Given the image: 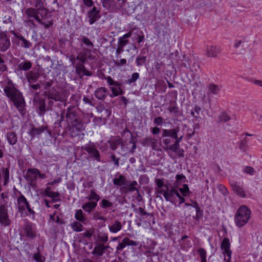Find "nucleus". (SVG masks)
Instances as JSON below:
<instances>
[{
  "instance_id": "61",
  "label": "nucleus",
  "mask_w": 262,
  "mask_h": 262,
  "mask_svg": "<svg viewBox=\"0 0 262 262\" xmlns=\"http://www.w3.org/2000/svg\"><path fill=\"white\" fill-rule=\"evenodd\" d=\"M202 216V214L199 208L196 209V215L194 216V218L198 221H199L201 217Z\"/></svg>"
},
{
  "instance_id": "45",
  "label": "nucleus",
  "mask_w": 262,
  "mask_h": 262,
  "mask_svg": "<svg viewBox=\"0 0 262 262\" xmlns=\"http://www.w3.org/2000/svg\"><path fill=\"white\" fill-rule=\"evenodd\" d=\"M29 3L31 5L34 6L36 8L42 7L43 1L42 0H29Z\"/></svg>"
},
{
  "instance_id": "18",
  "label": "nucleus",
  "mask_w": 262,
  "mask_h": 262,
  "mask_svg": "<svg viewBox=\"0 0 262 262\" xmlns=\"http://www.w3.org/2000/svg\"><path fill=\"white\" fill-rule=\"evenodd\" d=\"M26 77L29 83H33L37 81L39 74L37 72L30 71L27 73Z\"/></svg>"
},
{
  "instance_id": "46",
  "label": "nucleus",
  "mask_w": 262,
  "mask_h": 262,
  "mask_svg": "<svg viewBox=\"0 0 262 262\" xmlns=\"http://www.w3.org/2000/svg\"><path fill=\"white\" fill-rule=\"evenodd\" d=\"M111 90L114 96H117L123 94V91L120 87H112Z\"/></svg>"
},
{
  "instance_id": "29",
  "label": "nucleus",
  "mask_w": 262,
  "mask_h": 262,
  "mask_svg": "<svg viewBox=\"0 0 262 262\" xmlns=\"http://www.w3.org/2000/svg\"><path fill=\"white\" fill-rule=\"evenodd\" d=\"M113 184L118 186H121L127 184V181L125 176L120 174L118 178H116L113 180Z\"/></svg>"
},
{
  "instance_id": "28",
  "label": "nucleus",
  "mask_w": 262,
  "mask_h": 262,
  "mask_svg": "<svg viewBox=\"0 0 262 262\" xmlns=\"http://www.w3.org/2000/svg\"><path fill=\"white\" fill-rule=\"evenodd\" d=\"M6 138L9 143L13 145L15 144L17 141L16 134L13 132H9L6 134Z\"/></svg>"
},
{
  "instance_id": "1",
  "label": "nucleus",
  "mask_w": 262,
  "mask_h": 262,
  "mask_svg": "<svg viewBox=\"0 0 262 262\" xmlns=\"http://www.w3.org/2000/svg\"><path fill=\"white\" fill-rule=\"evenodd\" d=\"M8 85L4 89L6 96L13 102L18 111L23 114L25 101L20 92L15 88L12 81L8 82Z\"/></svg>"
},
{
  "instance_id": "6",
  "label": "nucleus",
  "mask_w": 262,
  "mask_h": 262,
  "mask_svg": "<svg viewBox=\"0 0 262 262\" xmlns=\"http://www.w3.org/2000/svg\"><path fill=\"white\" fill-rule=\"evenodd\" d=\"M11 46L10 38L5 32H0V52H6Z\"/></svg>"
},
{
  "instance_id": "41",
  "label": "nucleus",
  "mask_w": 262,
  "mask_h": 262,
  "mask_svg": "<svg viewBox=\"0 0 262 262\" xmlns=\"http://www.w3.org/2000/svg\"><path fill=\"white\" fill-rule=\"evenodd\" d=\"M81 41L85 45L88 47V48H90V50L91 49H92L93 47H94V45H93V42L90 40L89 38H88V37L84 36H83L82 37H81Z\"/></svg>"
},
{
  "instance_id": "20",
  "label": "nucleus",
  "mask_w": 262,
  "mask_h": 262,
  "mask_svg": "<svg viewBox=\"0 0 262 262\" xmlns=\"http://www.w3.org/2000/svg\"><path fill=\"white\" fill-rule=\"evenodd\" d=\"M83 63H79L77 64L75 68L76 73L78 75H86V76H91V73L87 71L84 65L83 64Z\"/></svg>"
},
{
  "instance_id": "21",
  "label": "nucleus",
  "mask_w": 262,
  "mask_h": 262,
  "mask_svg": "<svg viewBox=\"0 0 262 262\" xmlns=\"http://www.w3.org/2000/svg\"><path fill=\"white\" fill-rule=\"evenodd\" d=\"M247 40L245 37L241 36L235 40L233 46L235 49H244L247 44Z\"/></svg>"
},
{
  "instance_id": "56",
  "label": "nucleus",
  "mask_w": 262,
  "mask_h": 262,
  "mask_svg": "<svg viewBox=\"0 0 262 262\" xmlns=\"http://www.w3.org/2000/svg\"><path fill=\"white\" fill-rule=\"evenodd\" d=\"M244 172L251 175L253 174L255 172L254 169L252 167L246 166L244 168Z\"/></svg>"
},
{
  "instance_id": "9",
  "label": "nucleus",
  "mask_w": 262,
  "mask_h": 262,
  "mask_svg": "<svg viewBox=\"0 0 262 262\" xmlns=\"http://www.w3.org/2000/svg\"><path fill=\"white\" fill-rule=\"evenodd\" d=\"M82 148L90 154L91 157L94 158L97 161H100L99 152L95 145L86 144Z\"/></svg>"
},
{
  "instance_id": "55",
  "label": "nucleus",
  "mask_w": 262,
  "mask_h": 262,
  "mask_svg": "<svg viewBox=\"0 0 262 262\" xmlns=\"http://www.w3.org/2000/svg\"><path fill=\"white\" fill-rule=\"evenodd\" d=\"M34 258L36 262H45V258H43L39 252L34 255Z\"/></svg>"
},
{
  "instance_id": "11",
  "label": "nucleus",
  "mask_w": 262,
  "mask_h": 262,
  "mask_svg": "<svg viewBox=\"0 0 262 262\" xmlns=\"http://www.w3.org/2000/svg\"><path fill=\"white\" fill-rule=\"evenodd\" d=\"M230 185L233 192L241 198L246 197V193L242 187L240 186L237 182L232 181Z\"/></svg>"
},
{
  "instance_id": "8",
  "label": "nucleus",
  "mask_w": 262,
  "mask_h": 262,
  "mask_svg": "<svg viewBox=\"0 0 262 262\" xmlns=\"http://www.w3.org/2000/svg\"><path fill=\"white\" fill-rule=\"evenodd\" d=\"M39 170L37 169H29L27 172L26 179L29 182V184L33 187L35 186Z\"/></svg>"
},
{
  "instance_id": "15",
  "label": "nucleus",
  "mask_w": 262,
  "mask_h": 262,
  "mask_svg": "<svg viewBox=\"0 0 262 262\" xmlns=\"http://www.w3.org/2000/svg\"><path fill=\"white\" fill-rule=\"evenodd\" d=\"M48 99L54 100L56 101H61L62 97L59 92L55 90H51L45 93Z\"/></svg>"
},
{
  "instance_id": "24",
  "label": "nucleus",
  "mask_w": 262,
  "mask_h": 262,
  "mask_svg": "<svg viewBox=\"0 0 262 262\" xmlns=\"http://www.w3.org/2000/svg\"><path fill=\"white\" fill-rule=\"evenodd\" d=\"M107 90L105 88H98L95 92V97L99 100H103L106 96Z\"/></svg>"
},
{
  "instance_id": "37",
  "label": "nucleus",
  "mask_w": 262,
  "mask_h": 262,
  "mask_svg": "<svg viewBox=\"0 0 262 262\" xmlns=\"http://www.w3.org/2000/svg\"><path fill=\"white\" fill-rule=\"evenodd\" d=\"M208 94L217 95L220 92V88L217 85L213 83H210L208 85Z\"/></svg>"
},
{
  "instance_id": "22",
  "label": "nucleus",
  "mask_w": 262,
  "mask_h": 262,
  "mask_svg": "<svg viewBox=\"0 0 262 262\" xmlns=\"http://www.w3.org/2000/svg\"><path fill=\"white\" fill-rule=\"evenodd\" d=\"M122 228V225L120 221L116 220L111 225L108 226V229L112 233H117L120 231Z\"/></svg>"
},
{
  "instance_id": "60",
  "label": "nucleus",
  "mask_w": 262,
  "mask_h": 262,
  "mask_svg": "<svg viewBox=\"0 0 262 262\" xmlns=\"http://www.w3.org/2000/svg\"><path fill=\"white\" fill-rule=\"evenodd\" d=\"M176 178L177 180V182L178 183L179 182H184L186 177L184 175H183L182 174H177L176 176Z\"/></svg>"
},
{
  "instance_id": "52",
  "label": "nucleus",
  "mask_w": 262,
  "mask_h": 262,
  "mask_svg": "<svg viewBox=\"0 0 262 262\" xmlns=\"http://www.w3.org/2000/svg\"><path fill=\"white\" fill-rule=\"evenodd\" d=\"M139 77V74L138 73H134L132 77L128 79V83H132L135 82Z\"/></svg>"
},
{
  "instance_id": "57",
  "label": "nucleus",
  "mask_w": 262,
  "mask_h": 262,
  "mask_svg": "<svg viewBox=\"0 0 262 262\" xmlns=\"http://www.w3.org/2000/svg\"><path fill=\"white\" fill-rule=\"evenodd\" d=\"M99 242L102 243H105L108 241V236L106 233H102L98 237Z\"/></svg>"
},
{
  "instance_id": "64",
  "label": "nucleus",
  "mask_w": 262,
  "mask_h": 262,
  "mask_svg": "<svg viewBox=\"0 0 262 262\" xmlns=\"http://www.w3.org/2000/svg\"><path fill=\"white\" fill-rule=\"evenodd\" d=\"M83 3L88 7H92L94 3L92 0H82Z\"/></svg>"
},
{
  "instance_id": "33",
  "label": "nucleus",
  "mask_w": 262,
  "mask_h": 262,
  "mask_svg": "<svg viewBox=\"0 0 262 262\" xmlns=\"http://www.w3.org/2000/svg\"><path fill=\"white\" fill-rule=\"evenodd\" d=\"M90 52L91 50L89 49H84L83 51L79 53L76 57V59L79 60L82 63H84L86 60L87 52Z\"/></svg>"
},
{
  "instance_id": "5",
  "label": "nucleus",
  "mask_w": 262,
  "mask_h": 262,
  "mask_svg": "<svg viewBox=\"0 0 262 262\" xmlns=\"http://www.w3.org/2000/svg\"><path fill=\"white\" fill-rule=\"evenodd\" d=\"M17 202L18 209L20 213H23L27 209L30 214H34V211L30 208L29 202L23 194L17 198Z\"/></svg>"
},
{
  "instance_id": "39",
  "label": "nucleus",
  "mask_w": 262,
  "mask_h": 262,
  "mask_svg": "<svg viewBox=\"0 0 262 262\" xmlns=\"http://www.w3.org/2000/svg\"><path fill=\"white\" fill-rule=\"evenodd\" d=\"M168 111L170 113H173L174 114H176L179 112V108L175 101H172L170 103L168 108Z\"/></svg>"
},
{
  "instance_id": "32",
  "label": "nucleus",
  "mask_w": 262,
  "mask_h": 262,
  "mask_svg": "<svg viewBox=\"0 0 262 262\" xmlns=\"http://www.w3.org/2000/svg\"><path fill=\"white\" fill-rule=\"evenodd\" d=\"M32 66L31 62L29 60L21 62L18 64L19 69L21 71H28L31 68Z\"/></svg>"
},
{
  "instance_id": "40",
  "label": "nucleus",
  "mask_w": 262,
  "mask_h": 262,
  "mask_svg": "<svg viewBox=\"0 0 262 262\" xmlns=\"http://www.w3.org/2000/svg\"><path fill=\"white\" fill-rule=\"evenodd\" d=\"M165 150H170L173 152H177L180 149V144L174 142L173 144L170 146H168L167 147H163Z\"/></svg>"
},
{
  "instance_id": "47",
  "label": "nucleus",
  "mask_w": 262,
  "mask_h": 262,
  "mask_svg": "<svg viewBox=\"0 0 262 262\" xmlns=\"http://www.w3.org/2000/svg\"><path fill=\"white\" fill-rule=\"evenodd\" d=\"M3 174L5 179L4 185H6L9 179V170L8 168L3 169Z\"/></svg>"
},
{
  "instance_id": "7",
  "label": "nucleus",
  "mask_w": 262,
  "mask_h": 262,
  "mask_svg": "<svg viewBox=\"0 0 262 262\" xmlns=\"http://www.w3.org/2000/svg\"><path fill=\"white\" fill-rule=\"evenodd\" d=\"M0 223L4 226H8L11 224L7 208L3 205L0 206Z\"/></svg>"
},
{
  "instance_id": "13",
  "label": "nucleus",
  "mask_w": 262,
  "mask_h": 262,
  "mask_svg": "<svg viewBox=\"0 0 262 262\" xmlns=\"http://www.w3.org/2000/svg\"><path fill=\"white\" fill-rule=\"evenodd\" d=\"M221 53V49L217 46H208L206 50V55L208 57H216Z\"/></svg>"
},
{
  "instance_id": "59",
  "label": "nucleus",
  "mask_w": 262,
  "mask_h": 262,
  "mask_svg": "<svg viewBox=\"0 0 262 262\" xmlns=\"http://www.w3.org/2000/svg\"><path fill=\"white\" fill-rule=\"evenodd\" d=\"M107 82L111 85H119V84L117 82L115 81L110 76L107 78Z\"/></svg>"
},
{
  "instance_id": "49",
  "label": "nucleus",
  "mask_w": 262,
  "mask_h": 262,
  "mask_svg": "<svg viewBox=\"0 0 262 262\" xmlns=\"http://www.w3.org/2000/svg\"><path fill=\"white\" fill-rule=\"evenodd\" d=\"M50 220L53 222H55L56 223H57L60 224H62L63 223L62 221L59 219L58 216H55V213H53V214L50 215Z\"/></svg>"
},
{
  "instance_id": "63",
  "label": "nucleus",
  "mask_w": 262,
  "mask_h": 262,
  "mask_svg": "<svg viewBox=\"0 0 262 262\" xmlns=\"http://www.w3.org/2000/svg\"><path fill=\"white\" fill-rule=\"evenodd\" d=\"M126 241L127 242V246H136L138 245L136 242L129 239L128 237H126Z\"/></svg>"
},
{
  "instance_id": "31",
  "label": "nucleus",
  "mask_w": 262,
  "mask_h": 262,
  "mask_svg": "<svg viewBox=\"0 0 262 262\" xmlns=\"http://www.w3.org/2000/svg\"><path fill=\"white\" fill-rule=\"evenodd\" d=\"M105 248L106 247H104L103 244H99L97 246L94 247L92 253L93 255L101 256L103 255L104 250H105Z\"/></svg>"
},
{
  "instance_id": "38",
  "label": "nucleus",
  "mask_w": 262,
  "mask_h": 262,
  "mask_svg": "<svg viewBox=\"0 0 262 262\" xmlns=\"http://www.w3.org/2000/svg\"><path fill=\"white\" fill-rule=\"evenodd\" d=\"M86 198L89 200H95L96 203L100 199V196L96 193L94 189H91L90 190V193Z\"/></svg>"
},
{
  "instance_id": "25",
  "label": "nucleus",
  "mask_w": 262,
  "mask_h": 262,
  "mask_svg": "<svg viewBox=\"0 0 262 262\" xmlns=\"http://www.w3.org/2000/svg\"><path fill=\"white\" fill-rule=\"evenodd\" d=\"M13 34L16 38L21 41V47L24 48H29L32 46V43L29 40H27L26 38H25V37H24L22 35L15 33H13Z\"/></svg>"
},
{
  "instance_id": "34",
  "label": "nucleus",
  "mask_w": 262,
  "mask_h": 262,
  "mask_svg": "<svg viewBox=\"0 0 262 262\" xmlns=\"http://www.w3.org/2000/svg\"><path fill=\"white\" fill-rule=\"evenodd\" d=\"M70 226L73 231L75 232H81L84 229L83 225L80 222L75 221L70 224Z\"/></svg>"
},
{
  "instance_id": "48",
  "label": "nucleus",
  "mask_w": 262,
  "mask_h": 262,
  "mask_svg": "<svg viewBox=\"0 0 262 262\" xmlns=\"http://www.w3.org/2000/svg\"><path fill=\"white\" fill-rule=\"evenodd\" d=\"M146 57L144 56H139L136 60V62L137 66L143 65L146 61Z\"/></svg>"
},
{
  "instance_id": "50",
  "label": "nucleus",
  "mask_w": 262,
  "mask_h": 262,
  "mask_svg": "<svg viewBox=\"0 0 262 262\" xmlns=\"http://www.w3.org/2000/svg\"><path fill=\"white\" fill-rule=\"evenodd\" d=\"M127 246V242L126 241V237L124 238L121 243H120L117 247H116V249L118 251L122 250L126 246Z\"/></svg>"
},
{
  "instance_id": "17",
  "label": "nucleus",
  "mask_w": 262,
  "mask_h": 262,
  "mask_svg": "<svg viewBox=\"0 0 262 262\" xmlns=\"http://www.w3.org/2000/svg\"><path fill=\"white\" fill-rule=\"evenodd\" d=\"M179 131V127L173 128L172 129H164L162 131V137H170L172 138H177V134Z\"/></svg>"
},
{
  "instance_id": "53",
  "label": "nucleus",
  "mask_w": 262,
  "mask_h": 262,
  "mask_svg": "<svg viewBox=\"0 0 262 262\" xmlns=\"http://www.w3.org/2000/svg\"><path fill=\"white\" fill-rule=\"evenodd\" d=\"M198 252L199 253L201 259L206 258H207V252L206 250L203 248H199L198 250Z\"/></svg>"
},
{
  "instance_id": "23",
  "label": "nucleus",
  "mask_w": 262,
  "mask_h": 262,
  "mask_svg": "<svg viewBox=\"0 0 262 262\" xmlns=\"http://www.w3.org/2000/svg\"><path fill=\"white\" fill-rule=\"evenodd\" d=\"M201 112V108L198 105L195 106L191 110V115L193 117L194 121L199 122L202 120L201 117L199 116Z\"/></svg>"
},
{
  "instance_id": "27",
  "label": "nucleus",
  "mask_w": 262,
  "mask_h": 262,
  "mask_svg": "<svg viewBox=\"0 0 262 262\" xmlns=\"http://www.w3.org/2000/svg\"><path fill=\"white\" fill-rule=\"evenodd\" d=\"M97 203L94 201H90L84 204L82 206V208L85 211L89 213L92 212L93 209H95L97 206Z\"/></svg>"
},
{
  "instance_id": "14",
  "label": "nucleus",
  "mask_w": 262,
  "mask_h": 262,
  "mask_svg": "<svg viewBox=\"0 0 262 262\" xmlns=\"http://www.w3.org/2000/svg\"><path fill=\"white\" fill-rule=\"evenodd\" d=\"M230 243L229 238L225 237L221 243V248L224 250L223 254H226L229 259H231L232 252L230 250Z\"/></svg>"
},
{
  "instance_id": "3",
  "label": "nucleus",
  "mask_w": 262,
  "mask_h": 262,
  "mask_svg": "<svg viewBox=\"0 0 262 262\" xmlns=\"http://www.w3.org/2000/svg\"><path fill=\"white\" fill-rule=\"evenodd\" d=\"M67 118L68 121H70L71 123V132L70 134L71 136L74 137L78 135V133H75V130L78 133L84 130V125L80 121L77 119L76 114L74 112L68 111Z\"/></svg>"
},
{
  "instance_id": "42",
  "label": "nucleus",
  "mask_w": 262,
  "mask_h": 262,
  "mask_svg": "<svg viewBox=\"0 0 262 262\" xmlns=\"http://www.w3.org/2000/svg\"><path fill=\"white\" fill-rule=\"evenodd\" d=\"M179 191L182 194L183 196L188 195L190 193L189 187L187 184H184L183 187L179 189Z\"/></svg>"
},
{
  "instance_id": "16",
  "label": "nucleus",
  "mask_w": 262,
  "mask_h": 262,
  "mask_svg": "<svg viewBox=\"0 0 262 262\" xmlns=\"http://www.w3.org/2000/svg\"><path fill=\"white\" fill-rule=\"evenodd\" d=\"M88 15L89 18V23L90 24H94L99 18V11L96 10L95 7H93L88 13Z\"/></svg>"
},
{
  "instance_id": "54",
  "label": "nucleus",
  "mask_w": 262,
  "mask_h": 262,
  "mask_svg": "<svg viewBox=\"0 0 262 262\" xmlns=\"http://www.w3.org/2000/svg\"><path fill=\"white\" fill-rule=\"evenodd\" d=\"M128 43L127 39L124 38L123 36L120 37L118 39V45L124 47Z\"/></svg>"
},
{
  "instance_id": "43",
  "label": "nucleus",
  "mask_w": 262,
  "mask_h": 262,
  "mask_svg": "<svg viewBox=\"0 0 262 262\" xmlns=\"http://www.w3.org/2000/svg\"><path fill=\"white\" fill-rule=\"evenodd\" d=\"M3 57V55L0 53V71L2 72H4L7 70V67L5 64Z\"/></svg>"
},
{
  "instance_id": "26",
  "label": "nucleus",
  "mask_w": 262,
  "mask_h": 262,
  "mask_svg": "<svg viewBox=\"0 0 262 262\" xmlns=\"http://www.w3.org/2000/svg\"><path fill=\"white\" fill-rule=\"evenodd\" d=\"M75 218L76 220L83 224L87 223V219L84 216L83 211L81 209H78L76 211L75 214Z\"/></svg>"
},
{
  "instance_id": "51",
  "label": "nucleus",
  "mask_w": 262,
  "mask_h": 262,
  "mask_svg": "<svg viewBox=\"0 0 262 262\" xmlns=\"http://www.w3.org/2000/svg\"><path fill=\"white\" fill-rule=\"evenodd\" d=\"M113 204L111 202L108 201L107 200L103 199L101 203V207L102 208H105L107 207H111Z\"/></svg>"
},
{
  "instance_id": "36",
  "label": "nucleus",
  "mask_w": 262,
  "mask_h": 262,
  "mask_svg": "<svg viewBox=\"0 0 262 262\" xmlns=\"http://www.w3.org/2000/svg\"><path fill=\"white\" fill-rule=\"evenodd\" d=\"M25 232L26 235L29 237L33 238L35 236V233L32 230L31 224H27L25 227Z\"/></svg>"
},
{
  "instance_id": "35",
  "label": "nucleus",
  "mask_w": 262,
  "mask_h": 262,
  "mask_svg": "<svg viewBox=\"0 0 262 262\" xmlns=\"http://www.w3.org/2000/svg\"><path fill=\"white\" fill-rule=\"evenodd\" d=\"M45 127H32L31 129L29 131V134L31 136L34 137L36 135H39L45 131Z\"/></svg>"
},
{
  "instance_id": "30",
  "label": "nucleus",
  "mask_w": 262,
  "mask_h": 262,
  "mask_svg": "<svg viewBox=\"0 0 262 262\" xmlns=\"http://www.w3.org/2000/svg\"><path fill=\"white\" fill-rule=\"evenodd\" d=\"M128 183V182H127V184H126L127 186H124L121 188L122 190L126 192H133L138 190L137 188V186L138 185L137 181H133L129 184H127Z\"/></svg>"
},
{
  "instance_id": "10",
  "label": "nucleus",
  "mask_w": 262,
  "mask_h": 262,
  "mask_svg": "<svg viewBox=\"0 0 262 262\" xmlns=\"http://www.w3.org/2000/svg\"><path fill=\"white\" fill-rule=\"evenodd\" d=\"M142 143L144 146H150L153 150H157L158 140L155 137H147L142 140Z\"/></svg>"
},
{
  "instance_id": "62",
  "label": "nucleus",
  "mask_w": 262,
  "mask_h": 262,
  "mask_svg": "<svg viewBox=\"0 0 262 262\" xmlns=\"http://www.w3.org/2000/svg\"><path fill=\"white\" fill-rule=\"evenodd\" d=\"M171 143V139L169 138L164 139L163 140V143L165 145L163 147H167L168 146H170V144Z\"/></svg>"
},
{
  "instance_id": "19",
  "label": "nucleus",
  "mask_w": 262,
  "mask_h": 262,
  "mask_svg": "<svg viewBox=\"0 0 262 262\" xmlns=\"http://www.w3.org/2000/svg\"><path fill=\"white\" fill-rule=\"evenodd\" d=\"M45 194L53 199V202H57L60 200L59 197L60 194L58 192H54L51 191V189L49 187H47L44 190Z\"/></svg>"
},
{
  "instance_id": "58",
  "label": "nucleus",
  "mask_w": 262,
  "mask_h": 262,
  "mask_svg": "<svg viewBox=\"0 0 262 262\" xmlns=\"http://www.w3.org/2000/svg\"><path fill=\"white\" fill-rule=\"evenodd\" d=\"M156 183L158 188H161L164 186V182L163 179H156L155 180Z\"/></svg>"
},
{
  "instance_id": "44",
  "label": "nucleus",
  "mask_w": 262,
  "mask_h": 262,
  "mask_svg": "<svg viewBox=\"0 0 262 262\" xmlns=\"http://www.w3.org/2000/svg\"><path fill=\"white\" fill-rule=\"evenodd\" d=\"M230 119V116L225 112H223L219 116V122H227Z\"/></svg>"
},
{
  "instance_id": "4",
  "label": "nucleus",
  "mask_w": 262,
  "mask_h": 262,
  "mask_svg": "<svg viewBox=\"0 0 262 262\" xmlns=\"http://www.w3.org/2000/svg\"><path fill=\"white\" fill-rule=\"evenodd\" d=\"M25 13L27 15L28 18H33L38 23L43 24V22L38 15V13L46 14H47V10L43 7H40L37 9L33 8H29L25 10Z\"/></svg>"
},
{
  "instance_id": "12",
  "label": "nucleus",
  "mask_w": 262,
  "mask_h": 262,
  "mask_svg": "<svg viewBox=\"0 0 262 262\" xmlns=\"http://www.w3.org/2000/svg\"><path fill=\"white\" fill-rule=\"evenodd\" d=\"M167 191L164 196L166 201L173 202L174 195L178 194V191L174 187H172L170 189L166 186Z\"/></svg>"
},
{
  "instance_id": "2",
  "label": "nucleus",
  "mask_w": 262,
  "mask_h": 262,
  "mask_svg": "<svg viewBox=\"0 0 262 262\" xmlns=\"http://www.w3.org/2000/svg\"><path fill=\"white\" fill-rule=\"evenodd\" d=\"M251 213V210L246 206H240L235 214V225L238 227L245 225L250 218Z\"/></svg>"
}]
</instances>
